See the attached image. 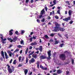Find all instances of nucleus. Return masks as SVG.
I'll list each match as a JSON object with an SVG mask.
<instances>
[{
  "label": "nucleus",
  "mask_w": 75,
  "mask_h": 75,
  "mask_svg": "<svg viewBox=\"0 0 75 75\" xmlns=\"http://www.w3.org/2000/svg\"><path fill=\"white\" fill-rule=\"evenodd\" d=\"M71 63L73 65L74 64V59H72L71 60Z\"/></svg>",
  "instance_id": "27"
},
{
  "label": "nucleus",
  "mask_w": 75,
  "mask_h": 75,
  "mask_svg": "<svg viewBox=\"0 0 75 75\" xmlns=\"http://www.w3.org/2000/svg\"><path fill=\"white\" fill-rule=\"evenodd\" d=\"M34 51H33L32 52H31L29 54V55H32V54H34Z\"/></svg>",
  "instance_id": "35"
},
{
  "label": "nucleus",
  "mask_w": 75,
  "mask_h": 75,
  "mask_svg": "<svg viewBox=\"0 0 75 75\" xmlns=\"http://www.w3.org/2000/svg\"><path fill=\"white\" fill-rule=\"evenodd\" d=\"M50 42H53V40L52 39H50Z\"/></svg>",
  "instance_id": "47"
},
{
  "label": "nucleus",
  "mask_w": 75,
  "mask_h": 75,
  "mask_svg": "<svg viewBox=\"0 0 75 75\" xmlns=\"http://www.w3.org/2000/svg\"><path fill=\"white\" fill-rule=\"evenodd\" d=\"M45 38H49L48 35H45Z\"/></svg>",
  "instance_id": "50"
},
{
  "label": "nucleus",
  "mask_w": 75,
  "mask_h": 75,
  "mask_svg": "<svg viewBox=\"0 0 75 75\" xmlns=\"http://www.w3.org/2000/svg\"><path fill=\"white\" fill-rule=\"evenodd\" d=\"M18 67H22V65L21 64H19V65L18 66Z\"/></svg>",
  "instance_id": "56"
},
{
  "label": "nucleus",
  "mask_w": 75,
  "mask_h": 75,
  "mask_svg": "<svg viewBox=\"0 0 75 75\" xmlns=\"http://www.w3.org/2000/svg\"><path fill=\"white\" fill-rule=\"evenodd\" d=\"M69 72L68 71L66 72L67 75H68V74H69Z\"/></svg>",
  "instance_id": "61"
},
{
  "label": "nucleus",
  "mask_w": 75,
  "mask_h": 75,
  "mask_svg": "<svg viewBox=\"0 0 75 75\" xmlns=\"http://www.w3.org/2000/svg\"><path fill=\"white\" fill-rule=\"evenodd\" d=\"M62 73V71L60 69H59L57 70V74H61Z\"/></svg>",
  "instance_id": "14"
},
{
  "label": "nucleus",
  "mask_w": 75,
  "mask_h": 75,
  "mask_svg": "<svg viewBox=\"0 0 75 75\" xmlns=\"http://www.w3.org/2000/svg\"><path fill=\"white\" fill-rule=\"evenodd\" d=\"M72 11H71V10H70L69 11V15L70 16H71V13H72Z\"/></svg>",
  "instance_id": "22"
},
{
  "label": "nucleus",
  "mask_w": 75,
  "mask_h": 75,
  "mask_svg": "<svg viewBox=\"0 0 75 75\" xmlns=\"http://www.w3.org/2000/svg\"><path fill=\"white\" fill-rule=\"evenodd\" d=\"M32 38H33V39H34V40L36 39V37H34V36H33L32 37Z\"/></svg>",
  "instance_id": "59"
},
{
  "label": "nucleus",
  "mask_w": 75,
  "mask_h": 75,
  "mask_svg": "<svg viewBox=\"0 0 75 75\" xmlns=\"http://www.w3.org/2000/svg\"><path fill=\"white\" fill-rule=\"evenodd\" d=\"M57 54V53H53V56L55 57V55H56V54Z\"/></svg>",
  "instance_id": "58"
},
{
  "label": "nucleus",
  "mask_w": 75,
  "mask_h": 75,
  "mask_svg": "<svg viewBox=\"0 0 75 75\" xmlns=\"http://www.w3.org/2000/svg\"><path fill=\"white\" fill-rule=\"evenodd\" d=\"M71 17H68V18H66L64 19H63V20L64 21H68V20H71Z\"/></svg>",
  "instance_id": "11"
},
{
  "label": "nucleus",
  "mask_w": 75,
  "mask_h": 75,
  "mask_svg": "<svg viewBox=\"0 0 75 75\" xmlns=\"http://www.w3.org/2000/svg\"><path fill=\"white\" fill-rule=\"evenodd\" d=\"M35 59H34V58L31 59L30 60H29V64H33V63L35 62Z\"/></svg>",
  "instance_id": "9"
},
{
  "label": "nucleus",
  "mask_w": 75,
  "mask_h": 75,
  "mask_svg": "<svg viewBox=\"0 0 75 75\" xmlns=\"http://www.w3.org/2000/svg\"><path fill=\"white\" fill-rule=\"evenodd\" d=\"M59 58L62 61H64L66 59V56L64 54H61L59 55Z\"/></svg>",
  "instance_id": "3"
},
{
  "label": "nucleus",
  "mask_w": 75,
  "mask_h": 75,
  "mask_svg": "<svg viewBox=\"0 0 75 75\" xmlns=\"http://www.w3.org/2000/svg\"><path fill=\"white\" fill-rule=\"evenodd\" d=\"M7 39L8 41H10V42H11V40H13L11 38H8Z\"/></svg>",
  "instance_id": "25"
},
{
  "label": "nucleus",
  "mask_w": 75,
  "mask_h": 75,
  "mask_svg": "<svg viewBox=\"0 0 75 75\" xmlns=\"http://www.w3.org/2000/svg\"><path fill=\"white\" fill-rule=\"evenodd\" d=\"M55 18L56 19H59V17L57 16H55Z\"/></svg>",
  "instance_id": "37"
},
{
  "label": "nucleus",
  "mask_w": 75,
  "mask_h": 75,
  "mask_svg": "<svg viewBox=\"0 0 75 75\" xmlns=\"http://www.w3.org/2000/svg\"><path fill=\"white\" fill-rule=\"evenodd\" d=\"M21 31V34H24V33L25 32H24V30H22Z\"/></svg>",
  "instance_id": "52"
},
{
  "label": "nucleus",
  "mask_w": 75,
  "mask_h": 75,
  "mask_svg": "<svg viewBox=\"0 0 75 75\" xmlns=\"http://www.w3.org/2000/svg\"><path fill=\"white\" fill-rule=\"evenodd\" d=\"M42 15H41L39 16V18H42Z\"/></svg>",
  "instance_id": "53"
},
{
  "label": "nucleus",
  "mask_w": 75,
  "mask_h": 75,
  "mask_svg": "<svg viewBox=\"0 0 75 75\" xmlns=\"http://www.w3.org/2000/svg\"><path fill=\"white\" fill-rule=\"evenodd\" d=\"M51 51L49 50V51L47 52V53L48 54V57H47L46 56H44L42 55L40 57V59H47L48 60H50V59H51Z\"/></svg>",
  "instance_id": "1"
},
{
  "label": "nucleus",
  "mask_w": 75,
  "mask_h": 75,
  "mask_svg": "<svg viewBox=\"0 0 75 75\" xmlns=\"http://www.w3.org/2000/svg\"><path fill=\"white\" fill-rule=\"evenodd\" d=\"M18 51H19V49H16V50L15 51H14L13 52H14L16 53V52H18Z\"/></svg>",
  "instance_id": "28"
},
{
  "label": "nucleus",
  "mask_w": 75,
  "mask_h": 75,
  "mask_svg": "<svg viewBox=\"0 0 75 75\" xmlns=\"http://www.w3.org/2000/svg\"><path fill=\"white\" fill-rule=\"evenodd\" d=\"M13 31V30H11L9 32V34L10 35H13V33L11 32L12 31Z\"/></svg>",
  "instance_id": "20"
},
{
  "label": "nucleus",
  "mask_w": 75,
  "mask_h": 75,
  "mask_svg": "<svg viewBox=\"0 0 75 75\" xmlns=\"http://www.w3.org/2000/svg\"><path fill=\"white\" fill-rule=\"evenodd\" d=\"M45 19L44 18H43L42 19V22H44L45 21Z\"/></svg>",
  "instance_id": "54"
},
{
  "label": "nucleus",
  "mask_w": 75,
  "mask_h": 75,
  "mask_svg": "<svg viewBox=\"0 0 75 75\" xmlns=\"http://www.w3.org/2000/svg\"><path fill=\"white\" fill-rule=\"evenodd\" d=\"M52 31H53L54 32H58V31H59V28L56 27H54V30H52Z\"/></svg>",
  "instance_id": "6"
},
{
  "label": "nucleus",
  "mask_w": 75,
  "mask_h": 75,
  "mask_svg": "<svg viewBox=\"0 0 75 75\" xmlns=\"http://www.w3.org/2000/svg\"><path fill=\"white\" fill-rule=\"evenodd\" d=\"M5 55V56L6 59H8V56L7 55V53L6 52H4Z\"/></svg>",
  "instance_id": "16"
},
{
  "label": "nucleus",
  "mask_w": 75,
  "mask_h": 75,
  "mask_svg": "<svg viewBox=\"0 0 75 75\" xmlns=\"http://www.w3.org/2000/svg\"><path fill=\"white\" fill-rule=\"evenodd\" d=\"M53 75H58L57 73H53Z\"/></svg>",
  "instance_id": "64"
},
{
  "label": "nucleus",
  "mask_w": 75,
  "mask_h": 75,
  "mask_svg": "<svg viewBox=\"0 0 75 75\" xmlns=\"http://www.w3.org/2000/svg\"><path fill=\"white\" fill-rule=\"evenodd\" d=\"M66 3H67L68 5H70L71 4L69 3V1H66Z\"/></svg>",
  "instance_id": "34"
},
{
  "label": "nucleus",
  "mask_w": 75,
  "mask_h": 75,
  "mask_svg": "<svg viewBox=\"0 0 75 75\" xmlns=\"http://www.w3.org/2000/svg\"><path fill=\"white\" fill-rule=\"evenodd\" d=\"M8 53V54H9V57H11L12 56V55L13 56V57H14V55H15V54L14 53H15V52H13V53H12L11 52V51H8L7 52Z\"/></svg>",
  "instance_id": "5"
},
{
  "label": "nucleus",
  "mask_w": 75,
  "mask_h": 75,
  "mask_svg": "<svg viewBox=\"0 0 75 75\" xmlns=\"http://www.w3.org/2000/svg\"><path fill=\"white\" fill-rule=\"evenodd\" d=\"M64 45H65L64 44L62 43L59 45V47H63V46H64Z\"/></svg>",
  "instance_id": "24"
},
{
  "label": "nucleus",
  "mask_w": 75,
  "mask_h": 75,
  "mask_svg": "<svg viewBox=\"0 0 75 75\" xmlns=\"http://www.w3.org/2000/svg\"><path fill=\"white\" fill-rule=\"evenodd\" d=\"M18 40V37L15 36L14 38H13L12 40H11L12 42H16Z\"/></svg>",
  "instance_id": "8"
},
{
  "label": "nucleus",
  "mask_w": 75,
  "mask_h": 75,
  "mask_svg": "<svg viewBox=\"0 0 75 75\" xmlns=\"http://www.w3.org/2000/svg\"><path fill=\"white\" fill-rule=\"evenodd\" d=\"M36 50H40V52H42V46H40L39 47V48H36Z\"/></svg>",
  "instance_id": "10"
},
{
  "label": "nucleus",
  "mask_w": 75,
  "mask_h": 75,
  "mask_svg": "<svg viewBox=\"0 0 75 75\" xmlns=\"http://www.w3.org/2000/svg\"><path fill=\"white\" fill-rule=\"evenodd\" d=\"M0 36H1L0 38L1 39V41H2V43L3 44H6V42H5V41H6L7 39H6V38H4V39H3V36L2 34H0Z\"/></svg>",
  "instance_id": "4"
},
{
  "label": "nucleus",
  "mask_w": 75,
  "mask_h": 75,
  "mask_svg": "<svg viewBox=\"0 0 75 75\" xmlns=\"http://www.w3.org/2000/svg\"><path fill=\"white\" fill-rule=\"evenodd\" d=\"M29 40L30 42H32L33 41V38L31 37L29 39Z\"/></svg>",
  "instance_id": "39"
},
{
  "label": "nucleus",
  "mask_w": 75,
  "mask_h": 75,
  "mask_svg": "<svg viewBox=\"0 0 75 75\" xmlns=\"http://www.w3.org/2000/svg\"><path fill=\"white\" fill-rule=\"evenodd\" d=\"M12 61H13V59H11L9 62L10 64H11V62H12Z\"/></svg>",
  "instance_id": "55"
},
{
  "label": "nucleus",
  "mask_w": 75,
  "mask_h": 75,
  "mask_svg": "<svg viewBox=\"0 0 75 75\" xmlns=\"http://www.w3.org/2000/svg\"><path fill=\"white\" fill-rule=\"evenodd\" d=\"M58 44V41H55V44L54 45H56V44Z\"/></svg>",
  "instance_id": "41"
},
{
  "label": "nucleus",
  "mask_w": 75,
  "mask_h": 75,
  "mask_svg": "<svg viewBox=\"0 0 75 75\" xmlns=\"http://www.w3.org/2000/svg\"><path fill=\"white\" fill-rule=\"evenodd\" d=\"M21 44H24V41L23 40H22L21 41Z\"/></svg>",
  "instance_id": "36"
},
{
  "label": "nucleus",
  "mask_w": 75,
  "mask_h": 75,
  "mask_svg": "<svg viewBox=\"0 0 75 75\" xmlns=\"http://www.w3.org/2000/svg\"><path fill=\"white\" fill-rule=\"evenodd\" d=\"M28 58L26 57V64H27L28 63Z\"/></svg>",
  "instance_id": "45"
},
{
  "label": "nucleus",
  "mask_w": 75,
  "mask_h": 75,
  "mask_svg": "<svg viewBox=\"0 0 75 75\" xmlns=\"http://www.w3.org/2000/svg\"><path fill=\"white\" fill-rule=\"evenodd\" d=\"M47 20H50V19H51V17H50V16H47Z\"/></svg>",
  "instance_id": "38"
},
{
  "label": "nucleus",
  "mask_w": 75,
  "mask_h": 75,
  "mask_svg": "<svg viewBox=\"0 0 75 75\" xmlns=\"http://www.w3.org/2000/svg\"><path fill=\"white\" fill-rule=\"evenodd\" d=\"M59 30H60L61 31H64V28H62V27H60L59 28Z\"/></svg>",
  "instance_id": "18"
},
{
  "label": "nucleus",
  "mask_w": 75,
  "mask_h": 75,
  "mask_svg": "<svg viewBox=\"0 0 75 75\" xmlns=\"http://www.w3.org/2000/svg\"><path fill=\"white\" fill-rule=\"evenodd\" d=\"M17 47L19 48H21L22 47V46L20 45H19Z\"/></svg>",
  "instance_id": "48"
},
{
  "label": "nucleus",
  "mask_w": 75,
  "mask_h": 75,
  "mask_svg": "<svg viewBox=\"0 0 75 75\" xmlns=\"http://www.w3.org/2000/svg\"><path fill=\"white\" fill-rule=\"evenodd\" d=\"M55 33H54V34L52 33L50 34V36L51 37H54V35H55Z\"/></svg>",
  "instance_id": "29"
},
{
  "label": "nucleus",
  "mask_w": 75,
  "mask_h": 75,
  "mask_svg": "<svg viewBox=\"0 0 75 75\" xmlns=\"http://www.w3.org/2000/svg\"><path fill=\"white\" fill-rule=\"evenodd\" d=\"M37 45V42H35L34 43H32L31 44V45Z\"/></svg>",
  "instance_id": "21"
},
{
  "label": "nucleus",
  "mask_w": 75,
  "mask_h": 75,
  "mask_svg": "<svg viewBox=\"0 0 75 75\" xmlns=\"http://www.w3.org/2000/svg\"><path fill=\"white\" fill-rule=\"evenodd\" d=\"M55 11H53L52 12L50 13V16H51L52 15V14H55V12H54Z\"/></svg>",
  "instance_id": "23"
},
{
  "label": "nucleus",
  "mask_w": 75,
  "mask_h": 75,
  "mask_svg": "<svg viewBox=\"0 0 75 75\" xmlns=\"http://www.w3.org/2000/svg\"><path fill=\"white\" fill-rule=\"evenodd\" d=\"M24 57H23V58L22 59V60H21V62H23V61H24Z\"/></svg>",
  "instance_id": "63"
},
{
  "label": "nucleus",
  "mask_w": 75,
  "mask_h": 75,
  "mask_svg": "<svg viewBox=\"0 0 75 75\" xmlns=\"http://www.w3.org/2000/svg\"><path fill=\"white\" fill-rule=\"evenodd\" d=\"M18 31H16L15 32V34H17V35H19L20 34H18Z\"/></svg>",
  "instance_id": "33"
},
{
  "label": "nucleus",
  "mask_w": 75,
  "mask_h": 75,
  "mask_svg": "<svg viewBox=\"0 0 75 75\" xmlns=\"http://www.w3.org/2000/svg\"><path fill=\"white\" fill-rule=\"evenodd\" d=\"M28 1H29V0H26V3H28Z\"/></svg>",
  "instance_id": "57"
},
{
  "label": "nucleus",
  "mask_w": 75,
  "mask_h": 75,
  "mask_svg": "<svg viewBox=\"0 0 75 75\" xmlns=\"http://www.w3.org/2000/svg\"><path fill=\"white\" fill-rule=\"evenodd\" d=\"M28 48H27L25 51V54H27L28 52Z\"/></svg>",
  "instance_id": "26"
},
{
  "label": "nucleus",
  "mask_w": 75,
  "mask_h": 75,
  "mask_svg": "<svg viewBox=\"0 0 75 75\" xmlns=\"http://www.w3.org/2000/svg\"><path fill=\"white\" fill-rule=\"evenodd\" d=\"M37 54H36L35 55H34V54H33L32 55V57L33 58H34L35 59H36V58H37Z\"/></svg>",
  "instance_id": "17"
},
{
  "label": "nucleus",
  "mask_w": 75,
  "mask_h": 75,
  "mask_svg": "<svg viewBox=\"0 0 75 75\" xmlns=\"http://www.w3.org/2000/svg\"><path fill=\"white\" fill-rule=\"evenodd\" d=\"M45 10L46 11H47V10H48V8L47 7H45Z\"/></svg>",
  "instance_id": "44"
},
{
  "label": "nucleus",
  "mask_w": 75,
  "mask_h": 75,
  "mask_svg": "<svg viewBox=\"0 0 75 75\" xmlns=\"http://www.w3.org/2000/svg\"><path fill=\"white\" fill-rule=\"evenodd\" d=\"M45 13V10L44 9H43L41 11L40 14L41 15H43L44 14V13Z\"/></svg>",
  "instance_id": "15"
},
{
  "label": "nucleus",
  "mask_w": 75,
  "mask_h": 75,
  "mask_svg": "<svg viewBox=\"0 0 75 75\" xmlns=\"http://www.w3.org/2000/svg\"><path fill=\"white\" fill-rule=\"evenodd\" d=\"M53 3L54 4H56V0H54L53 1Z\"/></svg>",
  "instance_id": "42"
},
{
  "label": "nucleus",
  "mask_w": 75,
  "mask_h": 75,
  "mask_svg": "<svg viewBox=\"0 0 75 75\" xmlns=\"http://www.w3.org/2000/svg\"><path fill=\"white\" fill-rule=\"evenodd\" d=\"M33 48V47L32 46H30L29 47V50H31Z\"/></svg>",
  "instance_id": "60"
},
{
  "label": "nucleus",
  "mask_w": 75,
  "mask_h": 75,
  "mask_svg": "<svg viewBox=\"0 0 75 75\" xmlns=\"http://www.w3.org/2000/svg\"><path fill=\"white\" fill-rule=\"evenodd\" d=\"M7 66L8 67V70L9 74H11V73H12V72L14 71V67L13 66H12L11 68H12V69H11L10 68V66L9 64H7Z\"/></svg>",
  "instance_id": "2"
},
{
  "label": "nucleus",
  "mask_w": 75,
  "mask_h": 75,
  "mask_svg": "<svg viewBox=\"0 0 75 75\" xmlns=\"http://www.w3.org/2000/svg\"><path fill=\"white\" fill-rule=\"evenodd\" d=\"M24 72L25 73V75H27V74L28 73V69H25L24 70Z\"/></svg>",
  "instance_id": "19"
},
{
  "label": "nucleus",
  "mask_w": 75,
  "mask_h": 75,
  "mask_svg": "<svg viewBox=\"0 0 75 75\" xmlns=\"http://www.w3.org/2000/svg\"><path fill=\"white\" fill-rule=\"evenodd\" d=\"M1 53L2 57H3L4 59H5V57L4 56V52H3V51H2L1 52Z\"/></svg>",
  "instance_id": "13"
},
{
  "label": "nucleus",
  "mask_w": 75,
  "mask_h": 75,
  "mask_svg": "<svg viewBox=\"0 0 75 75\" xmlns=\"http://www.w3.org/2000/svg\"><path fill=\"white\" fill-rule=\"evenodd\" d=\"M57 13L58 14H60V9L58 10L57 11Z\"/></svg>",
  "instance_id": "32"
},
{
  "label": "nucleus",
  "mask_w": 75,
  "mask_h": 75,
  "mask_svg": "<svg viewBox=\"0 0 75 75\" xmlns=\"http://www.w3.org/2000/svg\"><path fill=\"white\" fill-rule=\"evenodd\" d=\"M37 21L38 22V23H40V20L38 19L37 20Z\"/></svg>",
  "instance_id": "46"
},
{
  "label": "nucleus",
  "mask_w": 75,
  "mask_h": 75,
  "mask_svg": "<svg viewBox=\"0 0 75 75\" xmlns=\"http://www.w3.org/2000/svg\"><path fill=\"white\" fill-rule=\"evenodd\" d=\"M40 68H41V69H42L43 70H47V67H44L42 66V65H40Z\"/></svg>",
  "instance_id": "12"
},
{
  "label": "nucleus",
  "mask_w": 75,
  "mask_h": 75,
  "mask_svg": "<svg viewBox=\"0 0 75 75\" xmlns=\"http://www.w3.org/2000/svg\"><path fill=\"white\" fill-rule=\"evenodd\" d=\"M69 24H71L72 23H73V21H71L69 22Z\"/></svg>",
  "instance_id": "51"
},
{
  "label": "nucleus",
  "mask_w": 75,
  "mask_h": 75,
  "mask_svg": "<svg viewBox=\"0 0 75 75\" xmlns=\"http://www.w3.org/2000/svg\"><path fill=\"white\" fill-rule=\"evenodd\" d=\"M64 36L66 37L68 39V34H66L64 35Z\"/></svg>",
  "instance_id": "43"
},
{
  "label": "nucleus",
  "mask_w": 75,
  "mask_h": 75,
  "mask_svg": "<svg viewBox=\"0 0 75 75\" xmlns=\"http://www.w3.org/2000/svg\"><path fill=\"white\" fill-rule=\"evenodd\" d=\"M55 27L59 28V27L61 26V25L59 23H58L57 22H55Z\"/></svg>",
  "instance_id": "7"
},
{
  "label": "nucleus",
  "mask_w": 75,
  "mask_h": 75,
  "mask_svg": "<svg viewBox=\"0 0 75 75\" xmlns=\"http://www.w3.org/2000/svg\"><path fill=\"white\" fill-rule=\"evenodd\" d=\"M21 56H20L19 57V62H20L21 61Z\"/></svg>",
  "instance_id": "40"
},
{
  "label": "nucleus",
  "mask_w": 75,
  "mask_h": 75,
  "mask_svg": "<svg viewBox=\"0 0 75 75\" xmlns=\"http://www.w3.org/2000/svg\"><path fill=\"white\" fill-rule=\"evenodd\" d=\"M36 64H37V65H39V64H40V62H39L38 61H37V62L36 63Z\"/></svg>",
  "instance_id": "49"
},
{
  "label": "nucleus",
  "mask_w": 75,
  "mask_h": 75,
  "mask_svg": "<svg viewBox=\"0 0 75 75\" xmlns=\"http://www.w3.org/2000/svg\"><path fill=\"white\" fill-rule=\"evenodd\" d=\"M17 63V61H16V60H14L13 62V64H16Z\"/></svg>",
  "instance_id": "31"
},
{
  "label": "nucleus",
  "mask_w": 75,
  "mask_h": 75,
  "mask_svg": "<svg viewBox=\"0 0 75 75\" xmlns=\"http://www.w3.org/2000/svg\"><path fill=\"white\" fill-rule=\"evenodd\" d=\"M37 66L38 68L39 69V68H40V67H39V66H40V64H37Z\"/></svg>",
  "instance_id": "62"
},
{
  "label": "nucleus",
  "mask_w": 75,
  "mask_h": 75,
  "mask_svg": "<svg viewBox=\"0 0 75 75\" xmlns=\"http://www.w3.org/2000/svg\"><path fill=\"white\" fill-rule=\"evenodd\" d=\"M13 45H10L9 47H8L7 48H10L11 47H13Z\"/></svg>",
  "instance_id": "30"
}]
</instances>
